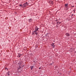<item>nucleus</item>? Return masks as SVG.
Here are the masks:
<instances>
[{"label":"nucleus","mask_w":76,"mask_h":76,"mask_svg":"<svg viewBox=\"0 0 76 76\" xmlns=\"http://www.w3.org/2000/svg\"><path fill=\"white\" fill-rule=\"evenodd\" d=\"M37 35L38 34V33L37 32V31H36L35 30L33 33L32 34V35Z\"/></svg>","instance_id":"1"},{"label":"nucleus","mask_w":76,"mask_h":76,"mask_svg":"<svg viewBox=\"0 0 76 76\" xmlns=\"http://www.w3.org/2000/svg\"><path fill=\"white\" fill-rule=\"evenodd\" d=\"M28 5V4H27V2H26V3H25L23 5V7H26V6Z\"/></svg>","instance_id":"2"},{"label":"nucleus","mask_w":76,"mask_h":76,"mask_svg":"<svg viewBox=\"0 0 76 76\" xmlns=\"http://www.w3.org/2000/svg\"><path fill=\"white\" fill-rule=\"evenodd\" d=\"M49 3L50 4H51V5H53V1H52V0H50V1H49Z\"/></svg>","instance_id":"3"},{"label":"nucleus","mask_w":76,"mask_h":76,"mask_svg":"<svg viewBox=\"0 0 76 76\" xmlns=\"http://www.w3.org/2000/svg\"><path fill=\"white\" fill-rule=\"evenodd\" d=\"M51 45H52V47L53 48H54L55 47V45H54V43H52L51 44Z\"/></svg>","instance_id":"4"},{"label":"nucleus","mask_w":76,"mask_h":76,"mask_svg":"<svg viewBox=\"0 0 76 76\" xmlns=\"http://www.w3.org/2000/svg\"><path fill=\"white\" fill-rule=\"evenodd\" d=\"M66 35L67 37H69V36H70V34L68 33H66Z\"/></svg>","instance_id":"5"},{"label":"nucleus","mask_w":76,"mask_h":76,"mask_svg":"<svg viewBox=\"0 0 76 76\" xmlns=\"http://www.w3.org/2000/svg\"><path fill=\"white\" fill-rule=\"evenodd\" d=\"M39 28H38V27H36L35 28V31H38V30Z\"/></svg>","instance_id":"6"},{"label":"nucleus","mask_w":76,"mask_h":76,"mask_svg":"<svg viewBox=\"0 0 76 76\" xmlns=\"http://www.w3.org/2000/svg\"><path fill=\"white\" fill-rule=\"evenodd\" d=\"M21 55L20 54H18V55L17 57H20V55Z\"/></svg>","instance_id":"7"},{"label":"nucleus","mask_w":76,"mask_h":76,"mask_svg":"<svg viewBox=\"0 0 76 76\" xmlns=\"http://www.w3.org/2000/svg\"><path fill=\"white\" fill-rule=\"evenodd\" d=\"M30 68L31 69V70H32V69H33V68H34V66H31L30 67Z\"/></svg>","instance_id":"8"},{"label":"nucleus","mask_w":76,"mask_h":76,"mask_svg":"<svg viewBox=\"0 0 76 76\" xmlns=\"http://www.w3.org/2000/svg\"><path fill=\"white\" fill-rule=\"evenodd\" d=\"M65 6H66V7H68V4H65Z\"/></svg>","instance_id":"9"},{"label":"nucleus","mask_w":76,"mask_h":76,"mask_svg":"<svg viewBox=\"0 0 76 76\" xmlns=\"http://www.w3.org/2000/svg\"><path fill=\"white\" fill-rule=\"evenodd\" d=\"M32 21V19H30L29 20V22H31Z\"/></svg>","instance_id":"10"},{"label":"nucleus","mask_w":76,"mask_h":76,"mask_svg":"<svg viewBox=\"0 0 76 76\" xmlns=\"http://www.w3.org/2000/svg\"><path fill=\"white\" fill-rule=\"evenodd\" d=\"M7 74H8V76H9V75H10V73H9V72H7Z\"/></svg>","instance_id":"11"},{"label":"nucleus","mask_w":76,"mask_h":76,"mask_svg":"<svg viewBox=\"0 0 76 76\" xmlns=\"http://www.w3.org/2000/svg\"><path fill=\"white\" fill-rule=\"evenodd\" d=\"M20 68H21V67H20V68H18V70H19L20 69Z\"/></svg>","instance_id":"12"},{"label":"nucleus","mask_w":76,"mask_h":76,"mask_svg":"<svg viewBox=\"0 0 76 76\" xmlns=\"http://www.w3.org/2000/svg\"><path fill=\"white\" fill-rule=\"evenodd\" d=\"M20 6H21V7H23V6L22 5H20Z\"/></svg>","instance_id":"13"},{"label":"nucleus","mask_w":76,"mask_h":76,"mask_svg":"<svg viewBox=\"0 0 76 76\" xmlns=\"http://www.w3.org/2000/svg\"><path fill=\"white\" fill-rule=\"evenodd\" d=\"M39 69H41V67L39 68Z\"/></svg>","instance_id":"14"},{"label":"nucleus","mask_w":76,"mask_h":76,"mask_svg":"<svg viewBox=\"0 0 76 76\" xmlns=\"http://www.w3.org/2000/svg\"><path fill=\"white\" fill-rule=\"evenodd\" d=\"M10 71H9L8 73H10Z\"/></svg>","instance_id":"15"},{"label":"nucleus","mask_w":76,"mask_h":76,"mask_svg":"<svg viewBox=\"0 0 76 76\" xmlns=\"http://www.w3.org/2000/svg\"><path fill=\"white\" fill-rule=\"evenodd\" d=\"M72 7H74V6H72Z\"/></svg>","instance_id":"16"},{"label":"nucleus","mask_w":76,"mask_h":76,"mask_svg":"<svg viewBox=\"0 0 76 76\" xmlns=\"http://www.w3.org/2000/svg\"><path fill=\"white\" fill-rule=\"evenodd\" d=\"M50 0H49V1H50Z\"/></svg>","instance_id":"17"},{"label":"nucleus","mask_w":76,"mask_h":76,"mask_svg":"<svg viewBox=\"0 0 76 76\" xmlns=\"http://www.w3.org/2000/svg\"><path fill=\"white\" fill-rule=\"evenodd\" d=\"M74 12H75V11H74Z\"/></svg>","instance_id":"18"}]
</instances>
